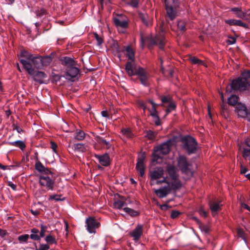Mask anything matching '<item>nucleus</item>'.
Segmentation results:
<instances>
[{
    "mask_svg": "<svg viewBox=\"0 0 250 250\" xmlns=\"http://www.w3.org/2000/svg\"><path fill=\"white\" fill-rule=\"evenodd\" d=\"M250 87V71H244L241 77L233 80L230 87L234 90L243 91Z\"/></svg>",
    "mask_w": 250,
    "mask_h": 250,
    "instance_id": "f257e3e1",
    "label": "nucleus"
},
{
    "mask_svg": "<svg viewBox=\"0 0 250 250\" xmlns=\"http://www.w3.org/2000/svg\"><path fill=\"white\" fill-rule=\"evenodd\" d=\"M167 171L169 179L170 185L174 188L179 189L182 187V183L179 179V175L178 174V170L174 166L168 165L167 167Z\"/></svg>",
    "mask_w": 250,
    "mask_h": 250,
    "instance_id": "f03ea898",
    "label": "nucleus"
},
{
    "mask_svg": "<svg viewBox=\"0 0 250 250\" xmlns=\"http://www.w3.org/2000/svg\"><path fill=\"white\" fill-rule=\"evenodd\" d=\"M183 147L188 154L195 153L197 148V143L195 139L191 136H185L181 139Z\"/></svg>",
    "mask_w": 250,
    "mask_h": 250,
    "instance_id": "7ed1b4c3",
    "label": "nucleus"
},
{
    "mask_svg": "<svg viewBox=\"0 0 250 250\" xmlns=\"http://www.w3.org/2000/svg\"><path fill=\"white\" fill-rule=\"evenodd\" d=\"M165 8L167 15L171 20L176 16V9L179 6L178 0H165Z\"/></svg>",
    "mask_w": 250,
    "mask_h": 250,
    "instance_id": "20e7f679",
    "label": "nucleus"
},
{
    "mask_svg": "<svg viewBox=\"0 0 250 250\" xmlns=\"http://www.w3.org/2000/svg\"><path fill=\"white\" fill-rule=\"evenodd\" d=\"M113 22L115 26L118 28H121L125 32V30L128 26V19L127 17L123 14H116L113 18Z\"/></svg>",
    "mask_w": 250,
    "mask_h": 250,
    "instance_id": "39448f33",
    "label": "nucleus"
},
{
    "mask_svg": "<svg viewBox=\"0 0 250 250\" xmlns=\"http://www.w3.org/2000/svg\"><path fill=\"white\" fill-rule=\"evenodd\" d=\"M49 175H41L39 180L40 185L42 187H45L48 190H53L54 185V181L49 177Z\"/></svg>",
    "mask_w": 250,
    "mask_h": 250,
    "instance_id": "423d86ee",
    "label": "nucleus"
},
{
    "mask_svg": "<svg viewBox=\"0 0 250 250\" xmlns=\"http://www.w3.org/2000/svg\"><path fill=\"white\" fill-rule=\"evenodd\" d=\"M177 166L182 173L186 174L191 173L189 168V164L187 158L184 155H180L177 159Z\"/></svg>",
    "mask_w": 250,
    "mask_h": 250,
    "instance_id": "0eeeda50",
    "label": "nucleus"
},
{
    "mask_svg": "<svg viewBox=\"0 0 250 250\" xmlns=\"http://www.w3.org/2000/svg\"><path fill=\"white\" fill-rule=\"evenodd\" d=\"M135 75H137L138 77L143 85L145 86H148L149 85V75L143 67H138L137 70L136 71Z\"/></svg>",
    "mask_w": 250,
    "mask_h": 250,
    "instance_id": "6e6552de",
    "label": "nucleus"
},
{
    "mask_svg": "<svg viewBox=\"0 0 250 250\" xmlns=\"http://www.w3.org/2000/svg\"><path fill=\"white\" fill-rule=\"evenodd\" d=\"M178 189L174 188L171 185H167L159 189H155V194L160 198H163L166 197L171 190H176Z\"/></svg>",
    "mask_w": 250,
    "mask_h": 250,
    "instance_id": "1a4fd4ad",
    "label": "nucleus"
},
{
    "mask_svg": "<svg viewBox=\"0 0 250 250\" xmlns=\"http://www.w3.org/2000/svg\"><path fill=\"white\" fill-rule=\"evenodd\" d=\"M86 227L87 231L90 233H95V229L100 227V223L93 218L89 217L85 220Z\"/></svg>",
    "mask_w": 250,
    "mask_h": 250,
    "instance_id": "9d476101",
    "label": "nucleus"
},
{
    "mask_svg": "<svg viewBox=\"0 0 250 250\" xmlns=\"http://www.w3.org/2000/svg\"><path fill=\"white\" fill-rule=\"evenodd\" d=\"M147 103H150L152 105L151 108L148 109V111L150 112V115L153 118V120L155 123V124L157 126L160 125H161V121L158 115L156 110L158 104L151 100L148 101Z\"/></svg>",
    "mask_w": 250,
    "mask_h": 250,
    "instance_id": "9b49d317",
    "label": "nucleus"
},
{
    "mask_svg": "<svg viewBox=\"0 0 250 250\" xmlns=\"http://www.w3.org/2000/svg\"><path fill=\"white\" fill-rule=\"evenodd\" d=\"M235 111L239 117L242 118L247 117L248 121L250 122V108L249 112H247L246 106L244 104L238 103L236 106Z\"/></svg>",
    "mask_w": 250,
    "mask_h": 250,
    "instance_id": "f8f14e48",
    "label": "nucleus"
},
{
    "mask_svg": "<svg viewBox=\"0 0 250 250\" xmlns=\"http://www.w3.org/2000/svg\"><path fill=\"white\" fill-rule=\"evenodd\" d=\"M164 174V170L161 167H156L153 170L150 171V183L156 181V180L160 179L163 177Z\"/></svg>",
    "mask_w": 250,
    "mask_h": 250,
    "instance_id": "ddd939ff",
    "label": "nucleus"
},
{
    "mask_svg": "<svg viewBox=\"0 0 250 250\" xmlns=\"http://www.w3.org/2000/svg\"><path fill=\"white\" fill-rule=\"evenodd\" d=\"M172 144V142L171 140H168L155 147L154 151H158L163 155L167 154L170 151Z\"/></svg>",
    "mask_w": 250,
    "mask_h": 250,
    "instance_id": "4468645a",
    "label": "nucleus"
},
{
    "mask_svg": "<svg viewBox=\"0 0 250 250\" xmlns=\"http://www.w3.org/2000/svg\"><path fill=\"white\" fill-rule=\"evenodd\" d=\"M80 71V69L76 65L66 68L65 76L69 80L74 78L79 74Z\"/></svg>",
    "mask_w": 250,
    "mask_h": 250,
    "instance_id": "2eb2a0df",
    "label": "nucleus"
},
{
    "mask_svg": "<svg viewBox=\"0 0 250 250\" xmlns=\"http://www.w3.org/2000/svg\"><path fill=\"white\" fill-rule=\"evenodd\" d=\"M95 157L99 161V163L103 166L107 167L110 165V159L107 153L103 155H98L95 154Z\"/></svg>",
    "mask_w": 250,
    "mask_h": 250,
    "instance_id": "dca6fc26",
    "label": "nucleus"
},
{
    "mask_svg": "<svg viewBox=\"0 0 250 250\" xmlns=\"http://www.w3.org/2000/svg\"><path fill=\"white\" fill-rule=\"evenodd\" d=\"M20 62L22 64L24 68L28 73L30 75H33L35 73V69L32 66V64L29 62L24 59H20Z\"/></svg>",
    "mask_w": 250,
    "mask_h": 250,
    "instance_id": "f3484780",
    "label": "nucleus"
},
{
    "mask_svg": "<svg viewBox=\"0 0 250 250\" xmlns=\"http://www.w3.org/2000/svg\"><path fill=\"white\" fill-rule=\"evenodd\" d=\"M35 167L36 169L41 173V175L51 174L52 175V172L48 168L45 167L39 161L35 164Z\"/></svg>",
    "mask_w": 250,
    "mask_h": 250,
    "instance_id": "a211bd4d",
    "label": "nucleus"
},
{
    "mask_svg": "<svg viewBox=\"0 0 250 250\" xmlns=\"http://www.w3.org/2000/svg\"><path fill=\"white\" fill-rule=\"evenodd\" d=\"M209 206L213 216H215L218 211L221 209L222 205L220 202H210Z\"/></svg>",
    "mask_w": 250,
    "mask_h": 250,
    "instance_id": "6ab92c4d",
    "label": "nucleus"
},
{
    "mask_svg": "<svg viewBox=\"0 0 250 250\" xmlns=\"http://www.w3.org/2000/svg\"><path fill=\"white\" fill-rule=\"evenodd\" d=\"M139 16L145 25L147 26H149L152 25V18L149 17L147 14L146 13L139 12Z\"/></svg>",
    "mask_w": 250,
    "mask_h": 250,
    "instance_id": "aec40b11",
    "label": "nucleus"
},
{
    "mask_svg": "<svg viewBox=\"0 0 250 250\" xmlns=\"http://www.w3.org/2000/svg\"><path fill=\"white\" fill-rule=\"evenodd\" d=\"M143 233L142 226L141 225H138L135 229L130 233L131 237H132L135 240H138Z\"/></svg>",
    "mask_w": 250,
    "mask_h": 250,
    "instance_id": "412c9836",
    "label": "nucleus"
},
{
    "mask_svg": "<svg viewBox=\"0 0 250 250\" xmlns=\"http://www.w3.org/2000/svg\"><path fill=\"white\" fill-rule=\"evenodd\" d=\"M237 18L242 19H247V13L243 12L241 7H234L230 9Z\"/></svg>",
    "mask_w": 250,
    "mask_h": 250,
    "instance_id": "4be33fe9",
    "label": "nucleus"
},
{
    "mask_svg": "<svg viewBox=\"0 0 250 250\" xmlns=\"http://www.w3.org/2000/svg\"><path fill=\"white\" fill-rule=\"evenodd\" d=\"M96 141L102 146L105 147L106 148L109 149L110 148L111 145L110 143V138L106 140L101 136L97 135L95 138Z\"/></svg>",
    "mask_w": 250,
    "mask_h": 250,
    "instance_id": "5701e85b",
    "label": "nucleus"
},
{
    "mask_svg": "<svg viewBox=\"0 0 250 250\" xmlns=\"http://www.w3.org/2000/svg\"><path fill=\"white\" fill-rule=\"evenodd\" d=\"M225 22L230 25H237L244 27L245 28H248V25L239 20L230 19L225 21Z\"/></svg>",
    "mask_w": 250,
    "mask_h": 250,
    "instance_id": "b1692460",
    "label": "nucleus"
},
{
    "mask_svg": "<svg viewBox=\"0 0 250 250\" xmlns=\"http://www.w3.org/2000/svg\"><path fill=\"white\" fill-rule=\"evenodd\" d=\"M35 81H36L40 83H42L45 78L46 77V75L44 73L41 71H36L35 70V73L32 75Z\"/></svg>",
    "mask_w": 250,
    "mask_h": 250,
    "instance_id": "393cba45",
    "label": "nucleus"
},
{
    "mask_svg": "<svg viewBox=\"0 0 250 250\" xmlns=\"http://www.w3.org/2000/svg\"><path fill=\"white\" fill-rule=\"evenodd\" d=\"M61 61L62 64L65 66L66 67V68H68L73 65H76L77 64L76 62L73 59L68 57H63L61 60Z\"/></svg>",
    "mask_w": 250,
    "mask_h": 250,
    "instance_id": "a878e982",
    "label": "nucleus"
},
{
    "mask_svg": "<svg viewBox=\"0 0 250 250\" xmlns=\"http://www.w3.org/2000/svg\"><path fill=\"white\" fill-rule=\"evenodd\" d=\"M137 69L131 62H127L125 65V70L129 76L135 75Z\"/></svg>",
    "mask_w": 250,
    "mask_h": 250,
    "instance_id": "bb28decb",
    "label": "nucleus"
},
{
    "mask_svg": "<svg viewBox=\"0 0 250 250\" xmlns=\"http://www.w3.org/2000/svg\"><path fill=\"white\" fill-rule=\"evenodd\" d=\"M31 62H32L34 66L38 68L41 69L42 67V56H34Z\"/></svg>",
    "mask_w": 250,
    "mask_h": 250,
    "instance_id": "cd10ccee",
    "label": "nucleus"
},
{
    "mask_svg": "<svg viewBox=\"0 0 250 250\" xmlns=\"http://www.w3.org/2000/svg\"><path fill=\"white\" fill-rule=\"evenodd\" d=\"M7 144L10 146H16L17 147H19L22 151L25 149L26 147V145L24 142L21 140H18L14 142H7Z\"/></svg>",
    "mask_w": 250,
    "mask_h": 250,
    "instance_id": "c85d7f7f",
    "label": "nucleus"
},
{
    "mask_svg": "<svg viewBox=\"0 0 250 250\" xmlns=\"http://www.w3.org/2000/svg\"><path fill=\"white\" fill-rule=\"evenodd\" d=\"M125 51L126 52V56L130 60L131 62H133L134 60V52L130 46H127L125 47V49L123 50V51Z\"/></svg>",
    "mask_w": 250,
    "mask_h": 250,
    "instance_id": "c756f323",
    "label": "nucleus"
},
{
    "mask_svg": "<svg viewBox=\"0 0 250 250\" xmlns=\"http://www.w3.org/2000/svg\"><path fill=\"white\" fill-rule=\"evenodd\" d=\"M20 57L21 58V59H24L26 60L31 61L34 57V56L29 52L23 50L21 52Z\"/></svg>",
    "mask_w": 250,
    "mask_h": 250,
    "instance_id": "7c9ffc66",
    "label": "nucleus"
},
{
    "mask_svg": "<svg viewBox=\"0 0 250 250\" xmlns=\"http://www.w3.org/2000/svg\"><path fill=\"white\" fill-rule=\"evenodd\" d=\"M121 133L123 136V139H129L133 137V134L129 128H123L121 130Z\"/></svg>",
    "mask_w": 250,
    "mask_h": 250,
    "instance_id": "2f4dec72",
    "label": "nucleus"
},
{
    "mask_svg": "<svg viewBox=\"0 0 250 250\" xmlns=\"http://www.w3.org/2000/svg\"><path fill=\"white\" fill-rule=\"evenodd\" d=\"M73 148L75 151L79 152H84L86 150L85 145L82 143L74 144L73 146Z\"/></svg>",
    "mask_w": 250,
    "mask_h": 250,
    "instance_id": "473e14b6",
    "label": "nucleus"
},
{
    "mask_svg": "<svg viewBox=\"0 0 250 250\" xmlns=\"http://www.w3.org/2000/svg\"><path fill=\"white\" fill-rule=\"evenodd\" d=\"M153 153L152 157V162L153 163H160L162 161V156H161L160 153L158 151H155Z\"/></svg>",
    "mask_w": 250,
    "mask_h": 250,
    "instance_id": "72a5a7b5",
    "label": "nucleus"
},
{
    "mask_svg": "<svg viewBox=\"0 0 250 250\" xmlns=\"http://www.w3.org/2000/svg\"><path fill=\"white\" fill-rule=\"evenodd\" d=\"M31 234L30 235V237L33 240L39 241L41 239V237L38 233L39 232L37 229L33 228L31 230Z\"/></svg>",
    "mask_w": 250,
    "mask_h": 250,
    "instance_id": "f704fd0d",
    "label": "nucleus"
},
{
    "mask_svg": "<svg viewBox=\"0 0 250 250\" xmlns=\"http://www.w3.org/2000/svg\"><path fill=\"white\" fill-rule=\"evenodd\" d=\"M163 183L167 184V185H169L170 183V180L168 179V177H163L162 180H156V181L150 183L151 185H161Z\"/></svg>",
    "mask_w": 250,
    "mask_h": 250,
    "instance_id": "c9c22d12",
    "label": "nucleus"
},
{
    "mask_svg": "<svg viewBox=\"0 0 250 250\" xmlns=\"http://www.w3.org/2000/svg\"><path fill=\"white\" fill-rule=\"evenodd\" d=\"M136 168L139 172L140 175L143 177L145 174V166L143 163L137 162Z\"/></svg>",
    "mask_w": 250,
    "mask_h": 250,
    "instance_id": "e433bc0d",
    "label": "nucleus"
},
{
    "mask_svg": "<svg viewBox=\"0 0 250 250\" xmlns=\"http://www.w3.org/2000/svg\"><path fill=\"white\" fill-rule=\"evenodd\" d=\"M85 134L81 130H77L75 132V139L78 141H82L85 138Z\"/></svg>",
    "mask_w": 250,
    "mask_h": 250,
    "instance_id": "4c0bfd02",
    "label": "nucleus"
},
{
    "mask_svg": "<svg viewBox=\"0 0 250 250\" xmlns=\"http://www.w3.org/2000/svg\"><path fill=\"white\" fill-rule=\"evenodd\" d=\"M123 2L133 8H137L139 6V0H124Z\"/></svg>",
    "mask_w": 250,
    "mask_h": 250,
    "instance_id": "58836bf2",
    "label": "nucleus"
},
{
    "mask_svg": "<svg viewBox=\"0 0 250 250\" xmlns=\"http://www.w3.org/2000/svg\"><path fill=\"white\" fill-rule=\"evenodd\" d=\"M238 97L232 95L231 96L228 98V103L229 105H235L238 104Z\"/></svg>",
    "mask_w": 250,
    "mask_h": 250,
    "instance_id": "ea45409f",
    "label": "nucleus"
},
{
    "mask_svg": "<svg viewBox=\"0 0 250 250\" xmlns=\"http://www.w3.org/2000/svg\"><path fill=\"white\" fill-rule=\"evenodd\" d=\"M127 205V202L123 201L118 200L114 202V206L117 209L124 208L125 206Z\"/></svg>",
    "mask_w": 250,
    "mask_h": 250,
    "instance_id": "a19ab883",
    "label": "nucleus"
},
{
    "mask_svg": "<svg viewBox=\"0 0 250 250\" xmlns=\"http://www.w3.org/2000/svg\"><path fill=\"white\" fill-rule=\"evenodd\" d=\"M123 210L125 212L132 217L136 216L139 214V213L138 211L129 208L125 207L124 208Z\"/></svg>",
    "mask_w": 250,
    "mask_h": 250,
    "instance_id": "79ce46f5",
    "label": "nucleus"
},
{
    "mask_svg": "<svg viewBox=\"0 0 250 250\" xmlns=\"http://www.w3.org/2000/svg\"><path fill=\"white\" fill-rule=\"evenodd\" d=\"M177 29L181 32H184L186 30V22L184 21H178L177 23Z\"/></svg>",
    "mask_w": 250,
    "mask_h": 250,
    "instance_id": "37998d69",
    "label": "nucleus"
},
{
    "mask_svg": "<svg viewBox=\"0 0 250 250\" xmlns=\"http://www.w3.org/2000/svg\"><path fill=\"white\" fill-rule=\"evenodd\" d=\"M42 67L48 65L52 62V58L49 56L42 57Z\"/></svg>",
    "mask_w": 250,
    "mask_h": 250,
    "instance_id": "c03bdc74",
    "label": "nucleus"
},
{
    "mask_svg": "<svg viewBox=\"0 0 250 250\" xmlns=\"http://www.w3.org/2000/svg\"><path fill=\"white\" fill-rule=\"evenodd\" d=\"M45 240V241L48 244H57V241H56L55 238L51 235H47Z\"/></svg>",
    "mask_w": 250,
    "mask_h": 250,
    "instance_id": "a18cd8bd",
    "label": "nucleus"
},
{
    "mask_svg": "<svg viewBox=\"0 0 250 250\" xmlns=\"http://www.w3.org/2000/svg\"><path fill=\"white\" fill-rule=\"evenodd\" d=\"M157 134L156 132L153 131L152 130H148L146 131V137H147L149 140H153L155 138Z\"/></svg>",
    "mask_w": 250,
    "mask_h": 250,
    "instance_id": "49530a36",
    "label": "nucleus"
},
{
    "mask_svg": "<svg viewBox=\"0 0 250 250\" xmlns=\"http://www.w3.org/2000/svg\"><path fill=\"white\" fill-rule=\"evenodd\" d=\"M237 234L238 237L241 238L244 241L246 242V234L242 229H237Z\"/></svg>",
    "mask_w": 250,
    "mask_h": 250,
    "instance_id": "de8ad7c7",
    "label": "nucleus"
},
{
    "mask_svg": "<svg viewBox=\"0 0 250 250\" xmlns=\"http://www.w3.org/2000/svg\"><path fill=\"white\" fill-rule=\"evenodd\" d=\"M30 236L28 234H23L18 237V240L21 243H26L27 242Z\"/></svg>",
    "mask_w": 250,
    "mask_h": 250,
    "instance_id": "09e8293b",
    "label": "nucleus"
},
{
    "mask_svg": "<svg viewBox=\"0 0 250 250\" xmlns=\"http://www.w3.org/2000/svg\"><path fill=\"white\" fill-rule=\"evenodd\" d=\"M47 229V227L43 225H41V230L40 232V235L39 237H41V238L42 237H43L45 235V233Z\"/></svg>",
    "mask_w": 250,
    "mask_h": 250,
    "instance_id": "8fccbe9b",
    "label": "nucleus"
},
{
    "mask_svg": "<svg viewBox=\"0 0 250 250\" xmlns=\"http://www.w3.org/2000/svg\"><path fill=\"white\" fill-rule=\"evenodd\" d=\"M190 61L193 64H203V62L196 57L190 58Z\"/></svg>",
    "mask_w": 250,
    "mask_h": 250,
    "instance_id": "3c124183",
    "label": "nucleus"
},
{
    "mask_svg": "<svg viewBox=\"0 0 250 250\" xmlns=\"http://www.w3.org/2000/svg\"><path fill=\"white\" fill-rule=\"evenodd\" d=\"M62 195L58 194L51 195L49 196V200H54L56 201H60L62 200L61 198Z\"/></svg>",
    "mask_w": 250,
    "mask_h": 250,
    "instance_id": "603ef678",
    "label": "nucleus"
},
{
    "mask_svg": "<svg viewBox=\"0 0 250 250\" xmlns=\"http://www.w3.org/2000/svg\"><path fill=\"white\" fill-rule=\"evenodd\" d=\"M145 158H146L145 152H143L139 155L138 158L137 162H140V163H144Z\"/></svg>",
    "mask_w": 250,
    "mask_h": 250,
    "instance_id": "864d4df0",
    "label": "nucleus"
},
{
    "mask_svg": "<svg viewBox=\"0 0 250 250\" xmlns=\"http://www.w3.org/2000/svg\"><path fill=\"white\" fill-rule=\"evenodd\" d=\"M198 212L201 216L206 217L208 216V212L204 210L203 207H200L198 210Z\"/></svg>",
    "mask_w": 250,
    "mask_h": 250,
    "instance_id": "5fc2aeb1",
    "label": "nucleus"
},
{
    "mask_svg": "<svg viewBox=\"0 0 250 250\" xmlns=\"http://www.w3.org/2000/svg\"><path fill=\"white\" fill-rule=\"evenodd\" d=\"M175 107L176 106L174 103L170 102L167 109V112H171L172 110H174L175 108Z\"/></svg>",
    "mask_w": 250,
    "mask_h": 250,
    "instance_id": "6e6d98bb",
    "label": "nucleus"
},
{
    "mask_svg": "<svg viewBox=\"0 0 250 250\" xmlns=\"http://www.w3.org/2000/svg\"><path fill=\"white\" fill-rule=\"evenodd\" d=\"M94 36H95V39H96L97 41V43L98 45H101L103 42V40L102 39V38L101 37H100L97 33H95L94 34Z\"/></svg>",
    "mask_w": 250,
    "mask_h": 250,
    "instance_id": "4d7b16f0",
    "label": "nucleus"
},
{
    "mask_svg": "<svg viewBox=\"0 0 250 250\" xmlns=\"http://www.w3.org/2000/svg\"><path fill=\"white\" fill-rule=\"evenodd\" d=\"M180 214V212L179 211L173 210L171 213V217L172 218H176Z\"/></svg>",
    "mask_w": 250,
    "mask_h": 250,
    "instance_id": "13d9d810",
    "label": "nucleus"
},
{
    "mask_svg": "<svg viewBox=\"0 0 250 250\" xmlns=\"http://www.w3.org/2000/svg\"><path fill=\"white\" fill-rule=\"evenodd\" d=\"M49 249V246L47 244H41L38 250H48Z\"/></svg>",
    "mask_w": 250,
    "mask_h": 250,
    "instance_id": "bf43d9fd",
    "label": "nucleus"
},
{
    "mask_svg": "<svg viewBox=\"0 0 250 250\" xmlns=\"http://www.w3.org/2000/svg\"><path fill=\"white\" fill-rule=\"evenodd\" d=\"M171 98L169 96H165L162 98V102L163 103H170L171 102Z\"/></svg>",
    "mask_w": 250,
    "mask_h": 250,
    "instance_id": "052dcab7",
    "label": "nucleus"
},
{
    "mask_svg": "<svg viewBox=\"0 0 250 250\" xmlns=\"http://www.w3.org/2000/svg\"><path fill=\"white\" fill-rule=\"evenodd\" d=\"M148 103H147V102L145 103L141 101V102H139V105L140 107L141 108H143L144 111H145L146 109V107H147V105L146 104Z\"/></svg>",
    "mask_w": 250,
    "mask_h": 250,
    "instance_id": "680f3d73",
    "label": "nucleus"
},
{
    "mask_svg": "<svg viewBox=\"0 0 250 250\" xmlns=\"http://www.w3.org/2000/svg\"><path fill=\"white\" fill-rule=\"evenodd\" d=\"M8 185L14 190H16L17 186L14 183H13L12 182H8Z\"/></svg>",
    "mask_w": 250,
    "mask_h": 250,
    "instance_id": "e2e57ef3",
    "label": "nucleus"
},
{
    "mask_svg": "<svg viewBox=\"0 0 250 250\" xmlns=\"http://www.w3.org/2000/svg\"><path fill=\"white\" fill-rule=\"evenodd\" d=\"M236 42V39L234 38H231L230 40L227 41V43L228 44H233L235 43Z\"/></svg>",
    "mask_w": 250,
    "mask_h": 250,
    "instance_id": "0e129e2a",
    "label": "nucleus"
},
{
    "mask_svg": "<svg viewBox=\"0 0 250 250\" xmlns=\"http://www.w3.org/2000/svg\"><path fill=\"white\" fill-rule=\"evenodd\" d=\"M7 233V231L5 230L0 229V235L1 237H4Z\"/></svg>",
    "mask_w": 250,
    "mask_h": 250,
    "instance_id": "69168bd1",
    "label": "nucleus"
},
{
    "mask_svg": "<svg viewBox=\"0 0 250 250\" xmlns=\"http://www.w3.org/2000/svg\"><path fill=\"white\" fill-rule=\"evenodd\" d=\"M51 147L54 151H56V149L57 147V145L54 142H51Z\"/></svg>",
    "mask_w": 250,
    "mask_h": 250,
    "instance_id": "338daca9",
    "label": "nucleus"
},
{
    "mask_svg": "<svg viewBox=\"0 0 250 250\" xmlns=\"http://www.w3.org/2000/svg\"><path fill=\"white\" fill-rule=\"evenodd\" d=\"M247 171H248V169L247 168L241 166V174H246V172H247Z\"/></svg>",
    "mask_w": 250,
    "mask_h": 250,
    "instance_id": "774afa93",
    "label": "nucleus"
}]
</instances>
